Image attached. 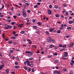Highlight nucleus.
Returning <instances> with one entry per match:
<instances>
[{"label": "nucleus", "mask_w": 74, "mask_h": 74, "mask_svg": "<svg viewBox=\"0 0 74 74\" xmlns=\"http://www.w3.org/2000/svg\"><path fill=\"white\" fill-rule=\"evenodd\" d=\"M52 45H50V48H52Z\"/></svg>", "instance_id": "nucleus-50"}, {"label": "nucleus", "mask_w": 74, "mask_h": 74, "mask_svg": "<svg viewBox=\"0 0 74 74\" xmlns=\"http://www.w3.org/2000/svg\"><path fill=\"white\" fill-rule=\"evenodd\" d=\"M65 14L66 15H69V13L67 12H66Z\"/></svg>", "instance_id": "nucleus-53"}, {"label": "nucleus", "mask_w": 74, "mask_h": 74, "mask_svg": "<svg viewBox=\"0 0 74 74\" xmlns=\"http://www.w3.org/2000/svg\"><path fill=\"white\" fill-rule=\"evenodd\" d=\"M12 27V26L8 25V28H10V29H11Z\"/></svg>", "instance_id": "nucleus-41"}, {"label": "nucleus", "mask_w": 74, "mask_h": 74, "mask_svg": "<svg viewBox=\"0 0 74 74\" xmlns=\"http://www.w3.org/2000/svg\"><path fill=\"white\" fill-rule=\"evenodd\" d=\"M17 16H21V14L17 13Z\"/></svg>", "instance_id": "nucleus-47"}, {"label": "nucleus", "mask_w": 74, "mask_h": 74, "mask_svg": "<svg viewBox=\"0 0 74 74\" xmlns=\"http://www.w3.org/2000/svg\"><path fill=\"white\" fill-rule=\"evenodd\" d=\"M54 8H58V6L57 5H55L54 6Z\"/></svg>", "instance_id": "nucleus-31"}, {"label": "nucleus", "mask_w": 74, "mask_h": 74, "mask_svg": "<svg viewBox=\"0 0 74 74\" xmlns=\"http://www.w3.org/2000/svg\"><path fill=\"white\" fill-rule=\"evenodd\" d=\"M34 8H37V7H38V5H34Z\"/></svg>", "instance_id": "nucleus-45"}, {"label": "nucleus", "mask_w": 74, "mask_h": 74, "mask_svg": "<svg viewBox=\"0 0 74 74\" xmlns=\"http://www.w3.org/2000/svg\"><path fill=\"white\" fill-rule=\"evenodd\" d=\"M5 29H8V25H6L5 27Z\"/></svg>", "instance_id": "nucleus-11"}, {"label": "nucleus", "mask_w": 74, "mask_h": 74, "mask_svg": "<svg viewBox=\"0 0 74 74\" xmlns=\"http://www.w3.org/2000/svg\"><path fill=\"white\" fill-rule=\"evenodd\" d=\"M47 42H52L51 38L50 37H48V38H47Z\"/></svg>", "instance_id": "nucleus-1"}, {"label": "nucleus", "mask_w": 74, "mask_h": 74, "mask_svg": "<svg viewBox=\"0 0 74 74\" xmlns=\"http://www.w3.org/2000/svg\"><path fill=\"white\" fill-rule=\"evenodd\" d=\"M51 41H52V42H53V43H55V42H56V41H55V40H54L53 39L51 40Z\"/></svg>", "instance_id": "nucleus-35"}, {"label": "nucleus", "mask_w": 74, "mask_h": 74, "mask_svg": "<svg viewBox=\"0 0 74 74\" xmlns=\"http://www.w3.org/2000/svg\"><path fill=\"white\" fill-rule=\"evenodd\" d=\"M66 37L67 38H70V37H71V36L70 35H67L66 36Z\"/></svg>", "instance_id": "nucleus-19"}, {"label": "nucleus", "mask_w": 74, "mask_h": 74, "mask_svg": "<svg viewBox=\"0 0 74 74\" xmlns=\"http://www.w3.org/2000/svg\"><path fill=\"white\" fill-rule=\"evenodd\" d=\"M53 30H54V28H51L49 29V31L50 32H52Z\"/></svg>", "instance_id": "nucleus-10"}, {"label": "nucleus", "mask_w": 74, "mask_h": 74, "mask_svg": "<svg viewBox=\"0 0 74 74\" xmlns=\"http://www.w3.org/2000/svg\"><path fill=\"white\" fill-rule=\"evenodd\" d=\"M62 59H63V60H67V59L65 58H62Z\"/></svg>", "instance_id": "nucleus-59"}, {"label": "nucleus", "mask_w": 74, "mask_h": 74, "mask_svg": "<svg viewBox=\"0 0 74 74\" xmlns=\"http://www.w3.org/2000/svg\"><path fill=\"white\" fill-rule=\"evenodd\" d=\"M14 50H10V53H13V52H14Z\"/></svg>", "instance_id": "nucleus-28"}, {"label": "nucleus", "mask_w": 74, "mask_h": 74, "mask_svg": "<svg viewBox=\"0 0 74 74\" xmlns=\"http://www.w3.org/2000/svg\"><path fill=\"white\" fill-rule=\"evenodd\" d=\"M11 10L12 11H13L14 10V7H12V8H11Z\"/></svg>", "instance_id": "nucleus-61"}, {"label": "nucleus", "mask_w": 74, "mask_h": 74, "mask_svg": "<svg viewBox=\"0 0 74 74\" xmlns=\"http://www.w3.org/2000/svg\"><path fill=\"white\" fill-rule=\"evenodd\" d=\"M36 33H41V31L38 29L35 31Z\"/></svg>", "instance_id": "nucleus-6"}, {"label": "nucleus", "mask_w": 74, "mask_h": 74, "mask_svg": "<svg viewBox=\"0 0 74 74\" xmlns=\"http://www.w3.org/2000/svg\"><path fill=\"white\" fill-rule=\"evenodd\" d=\"M23 68L26 70H27V67H26L25 66H24Z\"/></svg>", "instance_id": "nucleus-37"}, {"label": "nucleus", "mask_w": 74, "mask_h": 74, "mask_svg": "<svg viewBox=\"0 0 74 74\" xmlns=\"http://www.w3.org/2000/svg\"><path fill=\"white\" fill-rule=\"evenodd\" d=\"M23 15L24 16V17L25 18V17H26L27 14L26 13V12L24 11H23Z\"/></svg>", "instance_id": "nucleus-4"}, {"label": "nucleus", "mask_w": 74, "mask_h": 74, "mask_svg": "<svg viewBox=\"0 0 74 74\" xmlns=\"http://www.w3.org/2000/svg\"><path fill=\"white\" fill-rule=\"evenodd\" d=\"M64 71H67V69H63Z\"/></svg>", "instance_id": "nucleus-54"}, {"label": "nucleus", "mask_w": 74, "mask_h": 74, "mask_svg": "<svg viewBox=\"0 0 74 74\" xmlns=\"http://www.w3.org/2000/svg\"><path fill=\"white\" fill-rule=\"evenodd\" d=\"M54 46L55 47V49H57L58 48V46Z\"/></svg>", "instance_id": "nucleus-33"}, {"label": "nucleus", "mask_w": 74, "mask_h": 74, "mask_svg": "<svg viewBox=\"0 0 74 74\" xmlns=\"http://www.w3.org/2000/svg\"><path fill=\"white\" fill-rule=\"evenodd\" d=\"M4 35H5V34H2V36H3V38H5Z\"/></svg>", "instance_id": "nucleus-57"}, {"label": "nucleus", "mask_w": 74, "mask_h": 74, "mask_svg": "<svg viewBox=\"0 0 74 74\" xmlns=\"http://www.w3.org/2000/svg\"><path fill=\"white\" fill-rule=\"evenodd\" d=\"M71 62H72V63H73V64H74V60H72L71 61Z\"/></svg>", "instance_id": "nucleus-63"}, {"label": "nucleus", "mask_w": 74, "mask_h": 74, "mask_svg": "<svg viewBox=\"0 0 74 74\" xmlns=\"http://www.w3.org/2000/svg\"><path fill=\"white\" fill-rule=\"evenodd\" d=\"M14 6H15V7H19V6L17 5H15Z\"/></svg>", "instance_id": "nucleus-52"}, {"label": "nucleus", "mask_w": 74, "mask_h": 74, "mask_svg": "<svg viewBox=\"0 0 74 74\" xmlns=\"http://www.w3.org/2000/svg\"><path fill=\"white\" fill-rule=\"evenodd\" d=\"M12 41H9L8 42V43H9V44H12Z\"/></svg>", "instance_id": "nucleus-39"}, {"label": "nucleus", "mask_w": 74, "mask_h": 74, "mask_svg": "<svg viewBox=\"0 0 74 74\" xmlns=\"http://www.w3.org/2000/svg\"><path fill=\"white\" fill-rule=\"evenodd\" d=\"M15 22H13L11 23V24L12 25H14V24H15Z\"/></svg>", "instance_id": "nucleus-36"}, {"label": "nucleus", "mask_w": 74, "mask_h": 74, "mask_svg": "<svg viewBox=\"0 0 74 74\" xmlns=\"http://www.w3.org/2000/svg\"><path fill=\"white\" fill-rule=\"evenodd\" d=\"M74 45V44L73 42H71L69 44V47L70 48H71L73 47Z\"/></svg>", "instance_id": "nucleus-2"}, {"label": "nucleus", "mask_w": 74, "mask_h": 74, "mask_svg": "<svg viewBox=\"0 0 74 74\" xmlns=\"http://www.w3.org/2000/svg\"><path fill=\"white\" fill-rule=\"evenodd\" d=\"M26 25H31V23H26Z\"/></svg>", "instance_id": "nucleus-27"}, {"label": "nucleus", "mask_w": 74, "mask_h": 74, "mask_svg": "<svg viewBox=\"0 0 74 74\" xmlns=\"http://www.w3.org/2000/svg\"><path fill=\"white\" fill-rule=\"evenodd\" d=\"M2 7L0 9V10H2L3 8H4V4L2 3Z\"/></svg>", "instance_id": "nucleus-9"}, {"label": "nucleus", "mask_w": 74, "mask_h": 74, "mask_svg": "<svg viewBox=\"0 0 74 74\" xmlns=\"http://www.w3.org/2000/svg\"><path fill=\"white\" fill-rule=\"evenodd\" d=\"M55 62L57 63H58V62H59V61L58 60H56L55 61Z\"/></svg>", "instance_id": "nucleus-44"}, {"label": "nucleus", "mask_w": 74, "mask_h": 74, "mask_svg": "<svg viewBox=\"0 0 74 74\" xmlns=\"http://www.w3.org/2000/svg\"><path fill=\"white\" fill-rule=\"evenodd\" d=\"M33 66H34L33 64H30V65L29 66L30 67H33Z\"/></svg>", "instance_id": "nucleus-34"}, {"label": "nucleus", "mask_w": 74, "mask_h": 74, "mask_svg": "<svg viewBox=\"0 0 74 74\" xmlns=\"http://www.w3.org/2000/svg\"><path fill=\"white\" fill-rule=\"evenodd\" d=\"M67 29H68V30H70V29H71V27H68L67 28Z\"/></svg>", "instance_id": "nucleus-26"}, {"label": "nucleus", "mask_w": 74, "mask_h": 74, "mask_svg": "<svg viewBox=\"0 0 74 74\" xmlns=\"http://www.w3.org/2000/svg\"><path fill=\"white\" fill-rule=\"evenodd\" d=\"M62 47H65V48H66V45H63V46H62Z\"/></svg>", "instance_id": "nucleus-38"}, {"label": "nucleus", "mask_w": 74, "mask_h": 74, "mask_svg": "<svg viewBox=\"0 0 74 74\" xmlns=\"http://www.w3.org/2000/svg\"><path fill=\"white\" fill-rule=\"evenodd\" d=\"M21 34H23L25 33V32H24V31H21Z\"/></svg>", "instance_id": "nucleus-48"}, {"label": "nucleus", "mask_w": 74, "mask_h": 74, "mask_svg": "<svg viewBox=\"0 0 74 74\" xmlns=\"http://www.w3.org/2000/svg\"><path fill=\"white\" fill-rule=\"evenodd\" d=\"M26 62L27 63V66H30V62L29 61V60H27L26 61Z\"/></svg>", "instance_id": "nucleus-7"}, {"label": "nucleus", "mask_w": 74, "mask_h": 74, "mask_svg": "<svg viewBox=\"0 0 74 74\" xmlns=\"http://www.w3.org/2000/svg\"><path fill=\"white\" fill-rule=\"evenodd\" d=\"M57 73V71H54L53 72V74H55V73Z\"/></svg>", "instance_id": "nucleus-46"}, {"label": "nucleus", "mask_w": 74, "mask_h": 74, "mask_svg": "<svg viewBox=\"0 0 74 74\" xmlns=\"http://www.w3.org/2000/svg\"><path fill=\"white\" fill-rule=\"evenodd\" d=\"M34 53V52L33 51H32L31 52L29 53L30 54H28L27 55V56H28V57H30L31 56L33 55V53Z\"/></svg>", "instance_id": "nucleus-3"}, {"label": "nucleus", "mask_w": 74, "mask_h": 74, "mask_svg": "<svg viewBox=\"0 0 74 74\" xmlns=\"http://www.w3.org/2000/svg\"><path fill=\"white\" fill-rule=\"evenodd\" d=\"M13 18L14 19H16V16H13Z\"/></svg>", "instance_id": "nucleus-58"}, {"label": "nucleus", "mask_w": 74, "mask_h": 74, "mask_svg": "<svg viewBox=\"0 0 74 74\" xmlns=\"http://www.w3.org/2000/svg\"><path fill=\"white\" fill-rule=\"evenodd\" d=\"M26 19L27 22H30V20H29V18H26Z\"/></svg>", "instance_id": "nucleus-17"}, {"label": "nucleus", "mask_w": 74, "mask_h": 74, "mask_svg": "<svg viewBox=\"0 0 74 74\" xmlns=\"http://www.w3.org/2000/svg\"><path fill=\"white\" fill-rule=\"evenodd\" d=\"M55 16L56 18H58L59 16V15L58 14H57L55 15Z\"/></svg>", "instance_id": "nucleus-23"}, {"label": "nucleus", "mask_w": 74, "mask_h": 74, "mask_svg": "<svg viewBox=\"0 0 74 74\" xmlns=\"http://www.w3.org/2000/svg\"><path fill=\"white\" fill-rule=\"evenodd\" d=\"M59 46L60 47H62V45H59Z\"/></svg>", "instance_id": "nucleus-60"}, {"label": "nucleus", "mask_w": 74, "mask_h": 74, "mask_svg": "<svg viewBox=\"0 0 74 74\" xmlns=\"http://www.w3.org/2000/svg\"><path fill=\"white\" fill-rule=\"evenodd\" d=\"M46 33L47 34H49V32H48V31H46Z\"/></svg>", "instance_id": "nucleus-49"}, {"label": "nucleus", "mask_w": 74, "mask_h": 74, "mask_svg": "<svg viewBox=\"0 0 74 74\" xmlns=\"http://www.w3.org/2000/svg\"><path fill=\"white\" fill-rule=\"evenodd\" d=\"M15 65H18V62H16L15 63Z\"/></svg>", "instance_id": "nucleus-56"}, {"label": "nucleus", "mask_w": 74, "mask_h": 74, "mask_svg": "<svg viewBox=\"0 0 74 74\" xmlns=\"http://www.w3.org/2000/svg\"><path fill=\"white\" fill-rule=\"evenodd\" d=\"M48 14L49 15H51V10H48Z\"/></svg>", "instance_id": "nucleus-12"}, {"label": "nucleus", "mask_w": 74, "mask_h": 74, "mask_svg": "<svg viewBox=\"0 0 74 74\" xmlns=\"http://www.w3.org/2000/svg\"><path fill=\"white\" fill-rule=\"evenodd\" d=\"M23 26V24H21L18 25V27H22Z\"/></svg>", "instance_id": "nucleus-8"}, {"label": "nucleus", "mask_w": 74, "mask_h": 74, "mask_svg": "<svg viewBox=\"0 0 74 74\" xmlns=\"http://www.w3.org/2000/svg\"><path fill=\"white\" fill-rule=\"evenodd\" d=\"M59 29L60 30H63V27H60Z\"/></svg>", "instance_id": "nucleus-43"}, {"label": "nucleus", "mask_w": 74, "mask_h": 74, "mask_svg": "<svg viewBox=\"0 0 74 74\" xmlns=\"http://www.w3.org/2000/svg\"><path fill=\"white\" fill-rule=\"evenodd\" d=\"M15 69H18L19 68V66H15Z\"/></svg>", "instance_id": "nucleus-22"}, {"label": "nucleus", "mask_w": 74, "mask_h": 74, "mask_svg": "<svg viewBox=\"0 0 74 74\" xmlns=\"http://www.w3.org/2000/svg\"><path fill=\"white\" fill-rule=\"evenodd\" d=\"M33 28L34 29H37L38 28V27L34 25L33 26Z\"/></svg>", "instance_id": "nucleus-13"}, {"label": "nucleus", "mask_w": 74, "mask_h": 74, "mask_svg": "<svg viewBox=\"0 0 74 74\" xmlns=\"http://www.w3.org/2000/svg\"><path fill=\"white\" fill-rule=\"evenodd\" d=\"M53 55L54 56H57V53H56V52H55V53H53Z\"/></svg>", "instance_id": "nucleus-21"}, {"label": "nucleus", "mask_w": 74, "mask_h": 74, "mask_svg": "<svg viewBox=\"0 0 74 74\" xmlns=\"http://www.w3.org/2000/svg\"><path fill=\"white\" fill-rule=\"evenodd\" d=\"M31 52H30V51H27L25 52V53H30Z\"/></svg>", "instance_id": "nucleus-20"}, {"label": "nucleus", "mask_w": 74, "mask_h": 74, "mask_svg": "<svg viewBox=\"0 0 74 74\" xmlns=\"http://www.w3.org/2000/svg\"><path fill=\"white\" fill-rule=\"evenodd\" d=\"M60 71H57V74H60Z\"/></svg>", "instance_id": "nucleus-30"}, {"label": "nucleus", "mask_w": 74, "mask_h": 74, "mask_svg": "<svg viewBox=\"0 0 74 74\" xmlns=\"http://www.w3.org/2000/svg\"><path fill=\"white\" fill-rule=\"evenodd\" d=\"M16 38V37L14 36H12L10 37V39H14V40Z\"/></svg>", "instance_id": "nucleus-16"}, {"label": "nucleus", "mask_w": 74, "mask_h": 74, "mask_svg": "<svg viewBox=\"0 0 74 74\" xmlns=\"http://www.w3.org/2000/svg\"><path fill=\"white\" fill-rule=\"evenodd\" d=\"M39 74H45V73H42V72H40Z\"/></svg>", "instance_id": "nucleus-64"}, {"label": "nucleus", "mask_w": 74, "mask_h": 74, "mask_svg": "<svg viewBox=\"0 0 74 74\" xmlns=\"http://www.w3.org/2000/svg\"><path fill=\"white\" fill-rule=\"evenodd\" d=\"M32 22H34H34H36V20L34 19H33Z\"/></svg>", "instance_id": "nucleus-51"}, {"label": "nucleus", "mask_w": 74, "mask_h": 74, "mask_svg": "<svg viewBox=\"0 0 74 74\" xmlns=\"http://www.w3.org/2000/svg\"><path fill=\"white\" fill-rule=\"evenodd\" d=\"M10 6V5L9 4H7V7H9Z\"/></svg>", "instance_id": "nucleus-55"}, {"label": "nucleus", "mask_w": 74, "mask_h": 74, "mask_svg": "<svg viewBox=\"0 0 74 74\" xmlns=\"http://www.w3.org/2000/svg\"><path fill=\"white\" fill-rule=\"evenodd\" d=\"M6 73H7V74H8V73H9V70H8V69H6Z\"/></svg>", "instance_id": "nucleus-18"}, {"label": "nucleus", "mask_w": 74, "mask_h": 74, "mask_svg": "<svg viewBox=\"0 0 74 74\" xmlns=\"http://www.w3.org/2000/svg\"><path fill=\"white\" fill-rule=\"evenodd\" d=\"M22 2L23 3H25V2H27V1H26V0H22Z\"/></svg>", "instance_id": "nucleus-29"}, {"label": "nucleus", "mask_w": 74, "mask_h": 74, "mask_svg": "<svg viewBox=\"0 0 74 74\" xmlns=\"http://www.w3.org/2000/svg\"><path fill=\"white\" fill-rule=\"evenodd\" d=\"M34 59V58H30L29 59H27V60H33Z\"/></svg>", "instance_id": "nucleus-25"}, {"label": "nucleus", "mask_w": 74, "mask_h": 74, "mask_svg": "<svg viewBox=\"0 0 74 74\" xmlns=\"http://www.w3.org/2000/svg\"><path fill=\"white\" fill-rule=\"evenodd\" d=\"M25 4H26L27 5H29V3H25Z\"/></svg>", "instance_id": "nucleus-62"}, {"label": "nucleus", "mask_w": 74, "mask_h": 74, "mask_svg": "<svg viewBox=\"0 0 74 74\" xmlns=\"http://www.w3.org/2000/svg\"><path fill=\"white\" fill-rule=\"evenodd\" d=\"M61 32L59 30L58 31H57V33H60V32Z\"/></svg>", "instance_id": "nucleus-42"}, {"label": "nucleus", "mask_w": 74, "mask_h": 74, "mask_svg": "<svg viewBox=\"0 0 74 74\" xmlns=\"http://www.w3.org/2000/svg\"><path fill=\"white\" fill-rule=\"evenodd\" d=\"M49 8H52V5H49Z\"/></svg>", "instance_id": "nucleus-40"}, {"label": "nucleus", "mask_w": 74, "mask_h": 74, "mask_svg": "<svg viewBox=\"0 0 74 74\" xmlns=\"http://www.w3.org/2000/svg\"><path fill=\"white\" fill-rule=\"evenodd\" d=\"M67 55H68V53H67V52H64L63 57H64V58H66L67 56Z\"/></svg>", "instance_id": "nucleus-5"}, {"label": "nucleus", "mask_w": 74, "mask_h": 74, "mask_svg": "<svg viewBox=\"0 0 74 74\" xmlns=\"http://www.w3.org/2000/svg\"><path fill=\"white\" fill-rule=\"evenodd\" d=\"M73 22V21L71 20L69 21V24H72Z\"/></svg>", "instance_id": "nucleus-15"}, {"label": "nucleus", "mask_w": 74, "mask_h": 74, "mask_svg": "<svg viewBox=\"0 0 74 74\" xmlns=\"http://www.w3.org/2000/svg\"><path fill=\"white\" fill-rule=\"evenodd\" d=\"M7 21L8 22H11V19H10V20H7Z\"/></svg>", "instance_id": "nucleus-32"}, {"label": "nucleus", "mask_w": 74, "mask_h": 74, "mask_svg": "<svg viewBox=\"0 0 74 74\" xmlns=\"http://www.w3.org/2000/svg\"><path fill=\"white\" fill-rule=\"evenodd\" d=\"M37 24L39 25V26H41V25H42V23L40 22H39L37 23Z\"/></svg>", "instance_id": "nucleus-14"}, {"label": "nucleus", "mask_w": 74, "mask_h": 74, "mask_svg": "<svg viewBox=\"0 0 74 74\" xmlns=\"http://www.w3.org/2000/svg\"><path fill=\"white\" fill-rule=\"evenodd\" d=\"M70 74H73V72L72 71H71L69 72Z\"/></svg>", "instance_id": "nucleus-24"}]
</instances>
